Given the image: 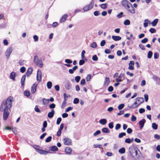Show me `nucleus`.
<instances>
[{
	"instance_id": "obj_1",
	"label": "nucleus",
	"mask_w": 160,
	"mask_h": 160,
	"mask_svg": "<svg viewBox=\"0 0 160 160\" xmlns=\"http://www.w3.org/2000/svg\"><path fill=\"white\" fill-rule=\"evenodd\" d=\"M13 101L12 97H9L5 101L3 102L0 106V111L3 112V118L4 120H7L9 115L10 108L12 106V102Z\"/></svg>"
},
{
	"instance_id": "obj_2",
	"label": "nucleus",
	"mask_w": 160,
	"mask_h": 160,
	"mask_svg": "<svg viewBox=\"0 0 160 160\" xmlns=\"http://www.w3.org/2000/svg\"><path fill=\"white\" fill-rule=\"evenodd\" d=\"M136 150H138V149L134 146H131L129 148V152L132 158L134 157L133 154H135Z\"/></svg>"
},
{
	"instance_id": "obj_3",
	"label": "nucleus",
	"mask_w": 160,
	"mask_h": 160,
	"mask_svg": "<svg viewBox=\"0 0 160 160\" xmlns=\"http://www.w3.org/2000/svg\"><path fill=\"white\" fill-rule=\"evenodd\" d=\"M12 51V47H9L7 49L5 52V55L7 59H8L10 56V55Z\"/></svg>"
},
{
	"instance_id": "obj_4",
	"label": "nucleus",
	"mask_w": 160,
	"mask_h": 160,
	"mask_svg": "<svg viewBox=\"0 0 160 160\" xmlns=\"http://www.w3.org/2000/svg\"><path fill=\"white\" fill-rule=\"evenodd\" d=\"M64 144L66 145H70L72 144V140L68 138H64L63 139Z\"/></svg>"
},
{
	"instance_id": "obj_5",
	"label": "nucleus",
	"mask_w": 160,
	"mask_h": 160,
	"mask_svg": "<svg viewBox=\"0 0 160 160\" xmlns=\"http://www.w3.org/2000/svg\"><path fill=\"white\" fill-rule=\"evenodd\" d=\"M37 80L38 82L41 81V72L40 70H38L37 74Z\"/></svg>"
},
{
	"instance_id": "obj_6",
	"label": "nucleus",
	"mask_w": 160,
	"mask_h": 160,
	"mask_svg": "<svg viewBox=\"0 0 160 160\" xmlns=\"http://www.w3.org/2000/svg\"><path fill=\"white\" fill-rule=\"evenodd\" d=\"M146 122V120L144 119H143L140 120L139 122L140 125V129H142L143 127L144 124Z\"/></svg>"
},
{
	"instance_id": "obj_7",
	"label": "nucleus",
	"mask_w": 160,
	"mask_h": 160,
	"mask_svg": "<svg viewBox=\"0 0 160 160\" xmlns=\"http://www.w3.org/2000/svg\"><path fill=\"white\" fill-rule=\"evenodd\" d=\"M36 150L37 152L41 154L46 155L48 153V152L43 150L38 149H37Z\"/></svg>"
},
{
	"instance_id": "obj_8",
	"label": "nucleus",
	"mask_w": 160,
	"mask_h": 160,
	"mask_svg": "<svg viewBox=\"0 0 160 160\" xmlns=\"http://www.w3.org/2000/svg\"><path fill=\"white\" fill-rule=\"evenodd\" d=\"M33 71V69L32 68H29L26 73V76L27 77H29Z\"/></svg>"
},
{
	"instance_id": "obj_9",
	"label": "nucleus",
	"mask_w": 160,
	"mask_h": 160,
	"mask_svg": "<svg viewBox=\"0 0 160 160\" xmlns=\"http://www.w3.org/2000/svg\"><path fill=\"white\" fill-rule=\"evenodd\" d=\"M38 84L36 83H34L31 87V92L32 93H34L36 91V88Z\"/></svg>"
},
{
	"instance_id": "obj_10",
	"label": "nucleus",
	"mask_w": 160,
	"mask_h": 160,
	"mask_svg": "<svg viewBox=\"0 0 160 160\" xmlns=\"http://www.w3.org/2000/svg\"><path fill=\"white\" fill-rule=\"evenodd\" d=\"M92 7H93L90 4H89L84 7L83 9L84 11H87L91 9Z\"/></svg>"
},
{
	"instance_id": "obj_11",
	"label": "nucleus",
	"mask_w": 160,
	"mask_h": 160,
	"mask_svg": "<svg viewBox=\"0 0 160 160\" xmlns=\"http://www.w3.org/2000/svg\"><path fill=\"white\" fill-rule=\"evenodd\" d=\"M121 3L122 5L124 7H126L127 4H130V5L131 4L127 0H122V1Z\"/></svg>"
},
{
	"instance_id": "obj_12",
	"label": "nucleus",
	"mask_w": 160,
	"mask_h": 160,
	"mask_svg": "<svg viewBox=\"0 0 160 160\" xmlns=\"http://www.w3.org/2000/svg\"><path fill=\"white\" fill-rule=\"evenodd\" d=\"M68 17V15L67 14H64L62 16L61 19L60 20V22L61 23H62L64 22L66 20V19Z\"/></svg>"
},
{
	"instance_id": "obj_13",
	"label": "nucleus",
	"mask_w": 160,
	"mask_h": 160,
	"mask_svg": "<svg viewBox=\"0 0 160 160\" xmlns=\"http://www.w3.org/2000/svg\"><path fill=\"white\" fill-rule=\"evenodd\" d=\"M55 113V111L54 110L52 109L51 112H49L48 114V117L49 118H52Z\"/></svg>"
},
{
	"instance_id": "obj_14",
	"label": "nucleus",
	"mask_w": 160,
	"mask_h": 160,
	"mask_svg": "<svg viewBox=\"0 0 160 160\" xmlns=\"http://www.w3.org/2000/svg\"><path fill=\"white\" fill-rule=\"evenodd\" d=\"M134 63L133 61H130V63L129 64L128 69L130 70H133L134 69L133 65Z\"/></svg>"
},
{
	"instance_id": "obj_15",
	"label": "nucleus",
	"mask_w": 160,
	"mask_h": 160,
	"mask_svg": "<svg viewBox=\"0 0 160 160\" xmlns=\"http://www.w3.org/2000/svg\"><path fill=\"white\" fill-rule=\"evenodd\" d=\"M26 76L25 75H23L22 77V79H21V86L22 87H23L24 86V82L25 81V80Z\"/></svg>"
},
{
	"instance_id": "obj_16",
	"label": "nucleus",
	"mask_w": 160,
	"mask_h": 160,
	"mask_svg": "<svg viewBox=\"0 0 160 160\" xmlns=\"http://www.w3.org/2000/svg\"><path fill=\"white\" fill-rule=\"evenodd\" d=\"M137 101H136V102H134V103L133 104H132V105H131L130 106H129V105H128V107L130 108H132V109L135 108H136L138 107L140 104H139L138 105H136L137 104Z\"/></svg>"
},
{
	"instance_id": "obj_17",
	"label": "nucleus",
	"mask_w": 160,
	"mask_h": 160,
	"mask_svg": "<svg viewBox=\"0 0 160 160\" xmlns=\"http://www.w3.org/2000/svg\"><path fill=\"white\" fill-rule=\"evenodd\" d=\"M16 74L14 72H12L10 75V78L12 79L13 81H15V77Z\"/></svg>"
},
{
	"instance_id": "obj_18",
	"label": "nucleus",
	"mask_w": 160,
	"mask_h": 160,
	"mask_svg": "<svg viewBox=\"0 0 160 160\" xmlns=\"http://www.w3.org/2000/svg\"><path fill=\"white\" fill-rule=\"evenodd\" d=\"M112 39L115 41H118L121 40L122 38L119 36H112Z\"/></svg>"
},
{
	"instance_id": "obj_19",
	"label": "nucleus",
	"mask_w": 160,
	"mask_h": 160,
	"mask_svg": "<svg viewBox=\"0 0 160 160\" xmlns=\"http://www.w3.org/2000/svg\"><path fill=\"white\" fill-rule=\"evenodd\" d=\"M131 9H129L128 10V11L129 12H130L134 14L135 13V10L134 8L133 7L132 5L131 4Z\"/></svg>"
},
{
	"instance_id": "obj_20",
	"label": "nucleus",
	"mask_w": 160,
	"mask_h": 160,
	"mask_svg": "<svg viewBox=\"0 0 160 160\" xmlns=\"http://www.w3.org/2000/svg\"><path fill=\"white\" fill-rule=\"evenodd\" d=\"M35 64L37 66H38L41 68H42L43 67V64L41 60L39 61V62H38Z\"/></svg>"
},
{
	"instance_id": "obj_21",
	"label": "nucleus",
	"mask_w": 160,
	"mask_h": 160,
	"mask_svg": "<svg viewBox=\"0 0 160 160\" xmlns=\"http://www.w3.org/2000/svg\"><path fill=\"white\" fill-rule=\"evenodd\" d=\"M71 85V84L70 82H67L65 85V89L67 90H69L70 89Z\"/></svg>"
},
{
	"instance_id": "obj_22",
	"label": "nucleus",
	"mask_w": 160,
	"mask_h": 160,
	"mask_svg": "<svg viewBox=\"0 0 160 160\" xmlns=\"http://www.w3.org/2000/svg\"><path fill=\"white\" fill-rule=\"evenodd\" d=\"M107 121L106 119L103 118L101 119L99 121V123L102 125L105 124L107 123Z\"/></svg>"
},
{
	"instance_id": "obj_23",
	"label": "nucleus",
	"mask_w": 160,
	"mask_h": 160,
	"mask_svg": "<svg viewBox=\"0 0 160 160\" xmlns=\"http://www.w3.org/2000/svg\"><path fill=\"white\" fill-rule=\"evenodd\" d=\"M50 150L52 151H56L58 150V148L55 146H53L50 147Z\"/></svg>"
},
{
	"instance_id": "obj_24",
	"label": "nucleus",
	"mask_w": 160,
	"mask_h": 160,
	"mask_svg": "<svg viewBox=\"0 0 160 160\" xmlns=\"http://www.w3.org/2000/svg\"><path fill=\"white\" fill-rule=\"evenodd\" d=\"M158 21V19H155L151 23V24L152 25L153 27L155 26L157 23Z\"/></svg>"
},
{
	"instance_id": "obj_25",
	"label": "nucleus",
	"mask_w": 160,
	"mask_h": 160,
	"mask_svg": "<svg viewBox=\"0 0 160 160\" xmlns=\"http://www.w3.org/2000/svg\"><path fill=\"white\" fill-rule=\"evenodd\" d=\"M42 102L44 105H46L49 103V99L43 98L42 99Z\"/></svg>"
},
{
	"instance_id": "obj_26",
	"label": "nucleus",
	"mask_w": 160,
	"mask_h": 160,
	"mask_svg": "<svg viewBox=\"0 0 160 160\" xmlns=\"http://www.w3.org/2000/svg\"><path fill=\"white\" fill-rule=\"evenodd\" d=\"M65 152L67 153L70 154L72 152V149L68 147L65 148Z\"/></svg>"
},
{
	"instance_id": "obj_27",
	"label": "nucleus",
	"mask_w": 160,
	"mask_h": 160,
	"mask_svg": "<svg viewBox=\"0 0 160 160\" xmlns=\"http://www.w3.org/2000/svg\"><path fill=\"white\" fill-rule=\"evenodd\" d=\"M102 131L105 133H109L110 132L109 130L107 128H103L102 130Z\"/></svg>"
},
{
	"instance_id": "obj_28",
	"label": "nucleus",
	"mask_w": 160,
	"mask_h": 160,
	"mask_svg": "<svg viewBox=\"0 0 160 160\" xmlns=\"http://www.w3.org/2000/svg\"><path fill=\"white\" fill-rule=\"evenodd\" d=\"M118 152L121 154H123L125 152V148L122 147L120 148Z\"/></svg>"
},
{
	"instance_id": "obj_29",
	"label": "nucleus",
	"mask_w": 160,
	"mask_h": 160,
	"mask_svg": "<svg viewBox=\"0 0 160 160\" xmlns=\"http://www.w3.org/2000/svg\"><path fill=\"white\" fill-rule=\"evenodd\" d=\"M40 60H39L38 57L37 55H35L34 58L33 62L35 64L39 62Z\"/></svg>"
},
{
	"instance_id": "obj_30",
	"label": "nucleus",
	"mask_w": 160,
	"mask_h": 160,
	"mask_svg": "<svg viewBox=\"0 0 160 160\" xmlns=\"http://www.w3.org/2000/svg\"><path fill=\"white\" fill-rule=\"evenodd\" d=\"M152 128L154 130H157L158 128V126L155 123L153 122L152 124Z\"/></svg>"
},
{
	"instance_id": "obj_31",
	"label": "nucleus",
	"mask_w": 160,
	"mask_h": 160,
	"mask_svg": "<svg viewBox=\"0 0 160 160\" xmlns=\"http://www.w3.org/2000/svg\"><path fill=\"white\" fill-rule=\"evenodd\" d=\"M110 79L109 78L106 77L105 78V81L104 82V84L105 85L107 86L109 83Z\"/></svg>"
},
{
	"instance_id": "obj_32",
	"label": "nucleus",
	"mask_w": 160,
	"mask_h": 160,
	"mask_svg": "<svg viewBox=\"0 0 160 160\" xmlns=\"http://www.w3.org/2000/svg\"><path fill=\"white\" fill-rule=\"evenodd\" d=\"M100 6L102 8L105 9L107 7L108 4L107 3L102 4Z\"/></svg>"
},
{
	"instance_id": "obj_33",
	"label": "nucleus",
	"mask_w": 160,
	"mask_h": 160,
	"mask_svg": "<svg viewBox=\"0 0 160 160\" xmlns=\"http://www.w3.org/2000/svg\"><path fill=\"white\" fill-rule=\"evenodd\" d=\"M52 86V82L50 81L48 82L47 83V87L48 88L51 89Z\"/></svg>"
},
{
	"instance_id": "obj_34",
	"label": "nucleus",
	"mask_w": 160,
	"mask_h": 160,
	"mask_svg": "<svg viewBox=\"0 0 160 160\" xmlns=\"http://www.w3.org/2000/svg\"><path fill=\"white\" fill-rule=\"evenodd\" d=\"M136 99L138 101L141 102V103H140V104L141 103H143L144 102V99L143 98H136Z\"/></svg>"
},
{
	"instance_id": "obj_35",
	"label": "nucleus",
	"mask_w": 160,
	"mask_h": 160,
	"mask_svg": "<svg viewBox=\"0 0 160 160\" xmlns=\"http://www.w3.org/2000/svg\"><path fill=\"white\" fill-rule=\"evenodd\" d=\"M153 53L151 51H149L148 53L147 57L148 58H151L152 55Z\"/></svg>"
},
{
	"instance_id": "obj_36",
	"label": "nucleus",
	"mask_w": 160,
	"mask_h": 160,
	"mask_svg": "<svg viewBox=\"0 0 160 160\" xmlns=\"http://www.w3.org/2000/svg\"><path fill=\"white\" fill-rule=\"evenodd\" d=\"M34 110L35 111L37 112L41 113V110L38 108V106L36 105L34 108Z\"/></svg>"
},
{
	"instance_id": "obj_37",
	"label": "nucleus",
	"mask_w": 160,
	"mask_h": 160,
	"mask_svg": "<svg viewBox=\"0 0 160 160\" xmlns=\"http://www.w3.org/2000/svg\"><path fill=\"white\" fill-rule=\"evenodd\" d=\"M130 22L128 19L126 20L124 22V24L125 25H128L130 24Z\"/></svg>"
},
{
	"instance_id": "obj_38",
	"label": "nucleus",
	"mask_w": 160,
	"mask_h": 160,
	"mask_svg": "<svg viewBox=\"0 0 160 160\" xmlns=\"http://www.w3.org/2000/svg\"><path fill=\"white\" fill-rule=\"evenodd\" d=\"M79 99L78 98H75L74 99L73 103L74 104H77L79 102Z\"/></svg>"
},
{
	"instance_id": "obj_39",
	"label": "nucleus",
	"mask_w": 160,
	"mask_h": 160,
	"mask_svg": "<svg viewBox=\"0 0 160 160\" xmlns=\"http://www.w3.org/2000/svg\"><path fill=\"white\" fill-rule=\"evenodd\" d=\"M24 95L25 96L28 97L30 95V93L28 91L26 90L24 92Z\"/></svg>"
},
{
	"instance_id": "obj_40",
	"label": "nucleus",
	"mask_w": 160,
	"mask_h": 160,
	"mask_svg": "<svg viewBox=\"0 0 160 160\" xmlns=\"http://www.w3.org/2000/svg\"><path fill=\"white\" fill-rule=\"evenodd\" d=\"M93 147L94 148H100L103 149L102 147V145L101 144H94L93 145Z\"/></svg>"
},
{
	"instance_id": "obj_41",
	"label": "nucleus",
	"mask_w": 160,
	"mask_h": 160,
	"mask_svg": "<svg viewBox=\"0 0 160 160\" xmlns=\"http://www.w3.org/2000/svg\"><path fill=\"white\" fill-rule=\"evenodd\" d=\"M156 30L155 28H151L149 30V31L151 33H155L156 32Z\"/></svg>"
},
{
	"instance_id": "obj_42",
	"label": "nucleus",
	"mask_w": 160,
	"mask_h": 160,
	"mask_svg": "<svg viewBox=\"0 0 160 160\" xmlns=\"http://www.w3.org/2000/svg\"><path fill=\"white\" fill-rule=\"evenodd\" d=\"M52 139V137L51 136H49L45 140V142H49L51 141Z\"/></svg>"
},
{
	"instance_id": "obj_43",
	"label": "nucleus",
	"mask_w": 160,
	"mask_h": 160,
	"mask_svg": "<svg viewBox=\"0 0 160 160\" xmlns=\"http://www.w3.org/2000/svg\"><path fill=\"white\" fill-rule=\"evenodd\" d=\"M90 46L92 48H94L97 47V44L96 42H93L91 44Z\"/></svg>"
},
{
	"instance_id": "obj_44",
	"label": "nucleus",
	"mask_w": 160,
	"mask_h": 160,
	"mask_svg": "<svg viewBox=\"0 0 160 160\" xmlns=\"http://www.w3.org/2000/svg\"><path fill=\"white\" fill-rule=\"evenodd\" d=\"M126 134L125 132H121L119 134L118 137L120 138H121L123 137V136H126Z\"/></svg>"
},
{
	"instance_id": "obj_45",
	"label": "nucleus",
	"mask_w": 160,
	"mask_h": 160,
	"mask_svg": "<svg viewBox=\"0 0 160 160\" xmlns=\"http://www.w3.org/2000/svg\"><path fill=\"white\" fill-rule=\"evenodd\" d=\"M124 107V104H121L118 106V108L119 110H121Z\"/></svg>"
},
{
	"instance_id": "obj_46",
	"label": "nucleus",
	"mask_w": 160,
	"mask_h": 160,
	"mask_svg": "<svg viewBox=\"0 0 160 160\" xmlns=\"http://www.w3.org/2000/svg\"><path fill=\"white\" fill-rule=\"evenodd\" d=\"M92 59L94 61H97L98 59V58L97 55H94L92 56Z\"/></svg>"
},
{
	"instance_id": "obj_47",
	"label": "nucleus",
	"mask_w": 160,
	"mask_h": 160,
	"mask_svg": "<svg viewBox=\"0 0 160 160\" xmlns=\"http://www.w3.org/2000/svg\"><path fill=\"white\" fill-rule=\"evenodd\" d=\"M81 79V77L79 76H76L75 78V80L77 82H78Z\"/></svg>"
},
{
	"instance_id": "obj_48",
	"label": "nucleus",
	"mask_w": 160,
	"mask_h": 160,
	"mask_svg": "<svg viewBox=\"0 0 160 160\" xmlns=\"http://www.w3.org/2000/svg\"><path fill=\"white\" fill-rule=\"evenodd\" d=\"M149 21L148 19H146L144 20L145 22L143 23V25L144 27H147L148 26V23L146 22Z\"/></svg>"
},
{
	"instance_id": "obj_49",
	"label": "nucleus",
	"mask_w": 160,
	"mask_h": 160,
	"mask_svg": "<svg viewBox=\"0 0 160 160\" xmlns=\"http://www.w3.org/2000/svg\"><path fill=\"white\" fill-rule=\"evenodd\" d=\"M101 131L100 130L97 131L93 133V136H96L97 135L101 133Z\"/></svg>"
},
{
	"instance_id": "obj_50",
	"label": "nucleus",
	"mask_w": 160,
	"mask_h": 160,
	"mask_svg": "<svg viewBox=\"0 0 160 160\" xmlns=\"http://www.w3.org/2000/svg\"><path fill=\"white\" fill-rule=\"evenodd\" d=\"M55 107L56 105L54 103H52L50 104L49 106V108H50V109H53L54 108H55Z\"/></svg>"
},
{
	"instance_id": "obj_51",
	"label": "nucleus",
	"mask_w": 160,
	"mask_h": 160,
	"mask_svg": "<svg viewBox=\"0 0 160 160\" xmlns=\"http://www.w3.org/2000/svg\"><path fill=\"white\" fill-rule=\"evenodd\" d=\"M65 62L68 64H71L72 62V61L69 59H66L65 60Z\"/></svg>"
},
{
	"instance_id": "obj_52",
	"label": "nucleus",
	"mask_w": 160,
	"mask_h": 160,
	"mask_svg": "<svg viewBox=\"0 0 160 160\" xmlns=\"http://www.w3.org/2000/svg\"><path fill=\"white\" fill-rule=\"evenodd\" d=\"M108 127L110 129H112L113 128V122H111L108 124Z\"/></svg>"
},
{
	"instance_id": "obj_53",
	"label": "nucleus",
	"mask_w": 160,
	"mask_h": 160,
	"mask_svg": "<svg viewBox=\"0 0 160 160\" xmlns=\"http://www.w3.org/2000/svg\"><path fill=\"white\" fill-rule=\"evenodd\" d=\"M148 39L147 38H145L144 39L142 40L141 42L142 43H145L148 42Z\"/></svg>"
},
{
	"instance_id": "obj_54",
	"label": "nucleus",
	"mask_w": 160,
	"mask_h": 160,
	"mask_svg": "<svg viewBox=\"0 0 160 160\" xmlns=\"http://www.w3.org/2000/svg\"><path fill=\"white\" fill-rule=\"evenodd\" d=\"M33 38L35 42H37L38 41V38L37 35H34L33 36Z\"/></svg>"
},
{
	"instance_id": "obj_55",
	"label": "nucleus",
	"mask_w": 160,
	"mask_h": 160,
	"mask_svg": "<svg viewBox=\"0 0 160 160\" xmlns=\"http://www.w3.org/2000/svg\"><path fill=\"white\" fill-rule=\"evenodd\" d=\"M26 70L25 68L24 67H22L21 68L20 71L22 73H24L25 72Z\"/></svg>"
},
{
	"instance_id": "obj_56",
	"label": "nucleus",
	"mask_w": 160,
	"mask_h": 160,
	"mask_svg": "<svg viewBox=\"0 0 160 160\" xmlns=\"http://www.w3.org/2000/svg\"><path fill=\"white\" fill-rule=\"evenodd\" d=\"M62 121V118L60 117H59L58 118L57 120V124L58 125Z\"/></svg>"
},
{
	"instance_id": "obj_57",
	"label": "nucleus",
	"mask_w": 160,
	"mask_h": 160,
	"mask_svg": "<svg viewBox=\"0 0 160 160\" xmlns=\"http://www.w3.org/2000/svg\"><path fill=\"white\" fill-rule=\"evenodd\" d=\"M159 56V54L157 52H155L154 53V58L155 59H157L158 57Z\"/></svg>"
},
{
	"instance_id": "obj_58",
	"label": "nucleus",
	"mask_w": 160,
	"mask_h": 160,
	"mask_svg": "<svg viewBox=\"0 0 160 160\" xmlns=\"http://www.w3.org/2000/svg\"><path fill=\"white\" fill-rule=\"evenodd\" d=\"M85 53V50H82L81 53V58L82 59H84L85 58L84 54Z\"/></svg>"
},
{
	"instance_id": "obj_59",
	"label": "nucleus",
	"mask_w": 160,
	"mask_h": 160,
	"mask_svg": "<svg viewBox=\"0 0 160 160\" xmlns=\"http://www.w3.org/2000/svg\"><path fill=\"white\" fill-rule=\"evenodd\" d=\"M91 78V75L89 74H88L87 77H86V80L88 82L90 81Z\"/></svg>"
},
{
	"instance_id": "obj_60",
	"label": "nucleus",
	"mask_w": 160,
	"mask_h": 160,
	"mask_svg": "<svg viewBox=\"0 0 160 160\" xmlns=\"http://www.w3.org/2000/svg\"><path fill=\"white\" fill-rule=\"evenodd\" d=\"M24 61H25L23 60L20 59L19 60L18 63L20 66H22L24 64L23 62Z\"/></svg>"
},
{
	"instance_id": "obj_61",
	"label": "nucleus",
	"mask_w": 160,
	"mask_h": 160,
	"mask_svg": "<svg viewBox=\"0 0 160 160\" xmlns=\"http://www.w3.org/2000/svg\"><path fill=\"white\" fill-rule=\"evenodd\" d=\"M125 142L126 143H131V140L129 138H128L125 140Z\"/></svg>"
},
{
	"instance_id": "obj_62",
	"label": "nucleus",
	"mask_w": 160,
	"mask_h": 160,
	"mask_svg": "<svg viewBox=\"0 0 160 160\" xmlns=\"http://www.w3.org/2000/svg\"><path fill=\"white\" fill-rule=\"evenodd\" d=\"M123 14V13L122 12H121L119 14L117 15V17L119 18H121L122 17Z\"/></svg>"
},
{
	"instance_id": "obj_63",
	"label": "nucleus",
	"mask_w": 160,
	"mask_h": 160,
	"mask_svg": "<svg viewBox=\"0 0 160 160\" xmlns=\"http://www.w3.org/2000/svg\"><path fill=\"white\" fill-rule=\"evenodd\" d=\"M108 91L109 92H112L113 90V88L112 86H110L108 88Z\"/></svg>"
},
{
	"instance_id": "obj_64",
	"label": "nucleus",
	"mask_w": 160,
	"mask_h": 160,
	"mask_svg": "<svg viewBox=\"0 0 160 160\" xmlns=\"http://www.w3.org/2000/svg\"><path fill=\"white\" fill-rule=\"evenodd\" d=\"M100 14L99 12L98 11H95L93 13L94 15L96 16H98Z\"/></svg>"
}]
</instances>
